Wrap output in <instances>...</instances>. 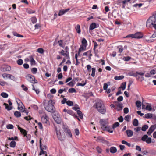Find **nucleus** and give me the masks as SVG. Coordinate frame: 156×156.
Listing matches in <instances>:
<instances>
[{
  "label": "nucleus",
  "mask_w": 156,
  "mask_h": 156,
  "mask_svg": "<svg viewBox=\"0 0 156 156\" xmlns=\"http://www.w3.org/2000/svg\"><path fill=\"white\" fill-rule=\"evenodd\" d=\"M1 95L3 98H7L8 97V95L5 92L2 93Z\"/></svg>",
  "instance_id": "36"
},
{
  "label": "nucleus",
  "mask_w": 156,
  "mask_h": 156,
  "mask_svg": "<svg viewBox=\"0 0 156 156\" xmlns=\"http://www.w3.org/2000/svg\"><path fill=\"white\" fill-rule=\"evenodd\" d=\"M82 45L85 46L87 47V41L86 40L85 38H83L82 39Z\"/></svg>",
  "instance_id": "20"
},
{
  "label": "nucleus",
  "mask_w": 156,
  "mask_h": 156,
  "mask_svg": "<svg viewBox=\"0 0 156 156\" xmlns=\"http://www.w3.org/2000/svg\"><path fill=\"white\" fill-rule=\"evenodd\" d=\"M44 106L45 109L48 112H54L55 111V108L52 103V100L49 101L45 100L44 102Z\"/></svg>",
  "instance_id": "1"
},
{
  "label": "nucleus",
  "mask_w": 156,
  "mask_h": 156,
  "mask_svg": "<svg viewBox=\"0 0 156 156\" xmlns=\"http://www.w3.org/2000/svg\"><path fill=\"white\" fill-rule=\"evenodd\" d=\"M150 73L151 74L154 75L156 73V68L154 69L151 70L150 71Z\"/></svg>",
  "instance_id": "57"
},
{
  "label": "nucleus",
  "mask_w": 156,
  "mask_h": 156,
  "mask_svg": "<svg viewBox=\"0 0 156 156\" xmlns=\"http://www.w3.org/2000/svg\"><path fill=\"white\" fill-rule=\"evenodd\" d=\"M8 102L9 106H11L12 105V103L11 102L10 100H8ZM3 105L5 107V109L9 111L11 110L12 108V107L11 106H9L8 104L6 103H4Z\"/></svg>",
  "instance_id": "9"
},
{
  "label": "nucleus",
  "mask_w": 156,
  "mask_h": 156,
  "mask_svg": "<svg viewBox=\"0 0 156 156\" xmlns=\"http://www.w3.org/2000/svg\"><path fill=\"white\" fill-rule=\"evenodd\" d=\"M16 144V142L13 140L9 144L10 146L11 147L14 148L15 147Z\"/></svg>",
  "instance_id": "25"
},
{
  "label": "nucleus",
  "mask_w": 156,
  "mask_h": 156,
  "mask_svg": "<svg viewBox=\"0 0 156 156\" xmlns=\"http://www.w3.org/2000/svg\"><path fill=\"white\" fill-rule=\"evenodd\" d=\"M87 70L89 72H91V66L90 65H87L86 66Z\"/></svg>",
  "instance_id": "62"
},
{
  "label": "nucleus",
  "mask_w": 156,
  "mask_h": 156,
  "mask_svg": "<svg viewBox=\"0 0 156 156\" xmlns=\"http://www.w3.org/2000/svg\"><path fill=\"white\" fill-rule=\"evenodd\" d=\"M126 132L128 137H131L133 135V132L130 130H127Z\"/></svg>",
  "instance_id": "17"
},
{
  "label": "nucleus",
  "mask_w": 156,
  "mask_h": 156,
  "mask_svg": "<svg viewBox=\"0 0 156 156\" xmlns=\"http://www.w3.org/2000/svg\"><path fill=\"white\" fill-rule=\"evenodd\" d=\"M31 21L33 24H34L37 22V19L35 17H33L31 18Z\"/></svg>",
  "instance_id": "28"
},
{
  "label": "nucleus",
  "mask_w": 156,
  "mask_h": 156,
  "mask_svg": "<svg viewBox=\"0 0 156 156\" xmlns=\"http://www.w3.org/2000/svg\"><path fill=\"white\" fill-rule=\"evenodd\" d=\"M86 47L85 46H84L82 45H81L79 49V52H81L85 50H86Z\"/></svg>",
  "instance_id": "27"
},
{
  "label": "nucleus",
  "mask_w": 156,
  "mask_h": 156,
  "mask_svg": "<svg viewBox=\"0 0 156 156\" xmlns=\"http://www.w3.org/2000/svg\"><path fill=\"white\" fill-rule=\"evenodd\" d=\"M129 75L131 76H133L134 77H136L137 76V72L136 73H130L129 74Z\"/></svg>",
  "instance_id": "60"
},
{
  "label": "nucleus",
  "mask_w": 156,
  "mask_h": 156,
  "mask_svg": "<svg viewBox=\"0 0 156 156\" xmlns=\"http://www.w3.org/2000/svg\"><path fill=\"white\" fill-rule=\"evenodd\" d=\"M138 124L139 123L138 120L136 119H134L133 122V125L134 126H138Z\"/></svg>",
  "instance_id": "22"
},
{
  "label": "nucleus",
  "mask_w": 156,
  "mask_h": 156,
  "mask_svg": "<svg viewBox=\"0 0 156 156\" xmlns=\"http://www.w3.org/2000/svg\"><path fill=\"white\" fill-rule=\"evenodd\" d=\"M13 34L14 36L18 37H23V35H20V34H19L16 32H14L13 33Z\"/></svg>",
  "instance_id": "49"
},
{
  "label": "nucleus",
  "mask_w": 156,
  "mask_h": 156,
  "mask_svg": "<svg viewBox=\"0 0 156 156\" xmlns=\"http://www.w3.org/2000/svg\"><path fill=\"white\" fill-rule=\"evenodd\" d=\"M145 116V117L147 119L151 118L152 117L151 114L149 113L146 114Z\"/></svg>",
  "instance_id": "53"
},
{
  "label": "nucleus",
  "mask_w": 156,
  "mask_h": 156,
  "mask_svg": "<svg viewBox=\"0 0 156 156\" xmlns=\"http://www.w3.org/2000/svg\"><path fill=\"white\" fill-rule=\"evenodd\" d=\"M55 130L58 139L60 141L64 140L65 138V134L64 133L61 134L60 131L58 130L56 128Z\"/></svg>",
  "instance_id": "6"
},
{
  "label": "nucleus",
  "mask_w": 156,
  "mask_h": 156,
  "mask_svg": "<svg viewBox=\"0 0 156 156\" xmlns=\"http://www.w3.org/2000/svg\"><path fill=\"white\" fill-rule=\"evenodd\" d=\"M94 106L95 107V108L98 110V111L102 114H105L106 110L105 107L103 103V102L101 100L98 101Z\"/></svg>",
  "instance_id": "2"
},
{
  "label": "nucleus",
  "mask_w": 156,
  "mask_h": 156,
  "mask_svg": "<svg viewBox=\"0 0 156 156\" xmlns=\"http://www.w3.org/2000/svg\"><path fill=\"white\" fill-rule=\"evenodd\" d=\"M148 126L147 125H144L142 127L141 130L143 131H145L148 129Z\"/></svg>",
  "instance_id": "30"
},
{
  "label": "nucleus",
  "mask_w": 156,
  "mask_h": 156,
  "mask_svg": "<svg viewBox=\"0 0 156 156\" xmlns=\"http://www.w3.org/2000/svg\"><path fill=\"white\" fill-rule=\"evenodd\" d=\"M131 58L129 56L124 57L123 58V59L125 61H128L131 59Z\"/></svg>",
  "instance_id": "55"
},
{
  "label": "nucleus",
  "mask_w": 156,
  "mask_h": 156,
  "mask_svg": "<svg viewBox=\"0 0 156 156\" xmlns=\"http://www.w3.org/2000/svg\"><path fill=\"white\" fill-rule=\"evenodd\" d=\"M5 71H10L11 69V67L10 66H5Z\"/></svg>",
  "instance_id": "64"
},
{
  "label": "nucleus",
  "mask_w": 156,
  "mask_h": 156,
  "mask_svg": "<svg viewBox=\"0 0 156 156\" xmlns=\"http://www.w3.org/2000/svg\"><path fill=\"white\" fill-rule=\"evenodd\" d=\"M13 128L14 126L12 124H9L6 126V128L8 129H12Z\"/></svg>",
  "instance_id": "41"
},
{
  "label": "nucleus",
  "mask_w": 156,
  "mask_h": 156,
  "mask_svg": "<svg viewBox=\"0 0 156 156\" xmlns=\"http://www.w3.org/2000/svg\"><path fill=\"white\" fill-rule=\"evenodd\" d=\"M136 105L138 108L140 107L141 106V102L140 101H136Z\"/></svg>",
  "instance_id": "37"
},
{
  "label": "nucleus",
  "mask_w": 156,
  "mask_h": 156,
  "mask_svg": "<svg viewBox=\"0 0 156 156\" xmlns=\"http://www.w3.org/2000/svg\"><path fill=\"white\" fill-rule=\"evenodd\" d=\"M126 38H129V37H131L132 38H134L135 37L134 36V34H129L127 36H126Z\"/></svg>",
  "instance_id": "56"
},
{
  "label": "nucleus",
  "mask_w": 156,
  "mask_h": 156,
  "mask_svg": "<svg viewBox=\"0 0 156 156\" xmlns=\"http://www.w3.org/2000/svg\"><path fill=\"white\" fill-rule=\"evenodd\" d=\"M53 117L54 120L57 123L60 124L61 123V119L58 115H54L53 116Z\"/></svg>",
  "instance_id": "8"
},
{
  "label": "nucleus",
  "mask_w": 156,
  "mask_h": 156,
  "mask_svg": "<svg viewBox=\"0 0 156 156\" xmlns=\"http://www.w3.org/2000/svg\"><path fill=\"white\" fill-rule=\"evenodd\" d=\"M37 51L41 54L43 53L44 52V50L42 48H39L37 49Z\"/></svg>",
  "instance_id": "43"
},
{
  "label": "nucleus",
  "mask_w": 156,
  "mask_h": 156,
  "mask_svg": "<svg viewBox=\"0 0 156 156\" xmlns=\"http://www.w3.org/2000/svg\"><path fill=\"white\" fill-rule=\"evenodd\" d=\"M105 131H107L108 132L110 133H112L113 132V130L112 129V128L109 127H108V128H107V129Z\"/></svg>",
  "instance_id": "61"
},
{
  "label": "nucleus",
  "mask_w": 156,
  "mask_h": 156,
  "mask_svg": "<svg viewBox=\"0 0 156 156\" xmlns=\"http://www.w3.org/2000/svg\"><path fill=\"white\" fill-rule=\"evenodd\" d=\"M30 59V62L31 63V65H35V64L36 62L34 59L33 57L32 56H30L29 57Z\"/></svg>",
  "instance_id": "18"
},
{
  "label": "nucleus",
  "mask_w": 156,
  "mask_h": 156,
  "mask_svg": "<svg viewBox=\"0 0 156 156\" xmlns=\"http://www.w3.org/2000/svg\"><path fill=\"white\" fill-rule=\"evenodd\" d=\"M126 84V82H123L121 84L120 88H122V90H124L125 89Z\"/></svg>",
  "instance_id": "31"
},
{
  "label": "nucleus",
  "mask_w": 156,
  "mask_h": 156,
  "mask_svg": "<svg viewBox=\"0 0 156 156\" xmlns=\"http://www.w3.org/2000/svg\"><path fill=\"white\" fill-rule=\"evenodd\" d=\"M97 27L96 23H93L90 25L89 29L91 30H92Z\"/></svg>",
  "instance_id": "16"
},
{
  "label": "nucleus",
  "mask_w": 156,
  "mask_h": 156,
  "mask_svg": "<svg viewBox=\"0 0 156 156\" xmlns=\"http://www.w3.org/2000/svg\"><path fill=\"white\" fill-rule=\"evenodd\" d=\"M100 123L101 128L103 131H105L109 127L108 122L104 119H101L100 120Z\"/></svg>",
  "instance_id": "4"
},
{
  "label": "nucleus",
  "mask_w": 156,
  "mask_h": 156,
  "mask_svg": "<svg viewBox=\"0 0 156 156\" xmlns=\"http://www.w3.org/2000/svg\"><path fill=\"white\" fill-rule=\"evenodd\" d=\"M124 78V76L123 75L120 76H115L114 77V79L115 80H120L123 79Z\"/></svg>",
  "instance_id": "26"
},
{
  "label": "nucleus",
  "mask_w": 156,
  "mask_h": 156,
  "mask_svg": "<svg viewBox=\"0 0 156 156\" xmlns=\"http://www.w3.org/2000/svg\"><path fill=\"white\" fill-rule=\"evenodd\" d=\"M151 138L148 137L145 141V142L147 144H150L151 142Z\"/></svg>",
  "instance_id": "54"
},
{
  "label": "nucleus",
  "mask_w": 156,
  "mask_h": 156,
  "mask_svg": "<svg viewBox=\"0 0 156 156\" xmlns=\"http://www.w3.org/2000/svg\"><path fill=\"white\" fill-rule=\"evenodd\" d=\"M14 115L16 117L19 118L21 116L20 112L18 111H16L14 112Z\"/></svg>",
  "instance_id": "21"
},
{
  "label": "nucleus",
  "mask_w": 156,
  "mask_h": 156,
  "mask_svg": "<svg viewBox=\"0 0 156 156\" xmlns=\"http://www.w3.org/2000/svg\"><path fill=\"white\" fill-rule=\"evenodd\" d=\"M70 10V9L68 8L65 10L61 9L59 11L58 16H61L63 15L66 13L68 12Z\"/></svg>",
  "instance_id": "14"
},
{
  "label": "nucleus",
  "mask_w": 156,
  "mask_h": 156,
  "mask_svg": "<svg viewBox=\"0 0 156 156\" xmlns=\"http://www.w3.org/2000/svg\"><path fill=\"white\" fill-rule=\"evenodd\" d=\"M91 51L90 50H89L83 53V56H88L89 55H91Z\"/></svg>",
  "instance_id": "34"
},
{
  "label": "nucleus",
  "mask_w": 156,
  "mask_h": 156,
  "mask_svg": "<svg viewBox=\"0 0 156 156\" xmlns=\"http://www.w3.org/2000/svg\"><path fill=\"white\" fill-rule=\"evenodd\" d=\"M67 113L74 116L75 115L74 112L71 110H68Z\"/></svg>",
  "instance_id": "50"
},
{
  "label": "nucleus",
  "mask_w": 156,
  "mask_h": 156,
  "mask_svg": "<svg viewBox=\"0 0 156 156\" xmlns=\"http://www.w3.org/2000/svg\"><path fill=\"white\" fill-rule=\"evenodd\" d=\"M134 34L135 38L140 39L142 38L143 36L141 32H137Z\"/></svg>",
  "instance_id": "12"
},
{
  "label": "nucleus",
  "mask_w": 156,
  "mask_h": 156,
  "mask_svg": "<svg viewBox=\"0 0 156 156\" xmlns=\"http://www.w3.org/2000/svg\"><path fill=\"white\" fill-rule=\"evenodd\" d=\"M40 148L41 149V151H40V153H39V155H41L42 154H46L47 153L46 151H44L43 150L45 149H46V146H44V147H45V148H43L41 146V140H40Z\"/></svg>",
  "instance_id": "11"
},
{
  "label": "nucleus",
  "mask_w": 156,
  "mask_h": 156,
  "mask_svg": "<svg viewBox=\"0 0 156 156\" xmlns=\"http://www.w3.org/2000/svg\"><path fill=\"white\" fill-rule=\"evenodd\" d=\"M148 137V136L147 135H145L142 137L141 140L144 141H145Z\"/></svg>",
  "instance_id": "47"
},
{
  "label": "nucleus",
  "mask_w": 156,
  "mask_h": 156,
  "mask_svg": "<svg viewBox=\"0 0 156 156\" xmlns=\"http://www.w3.org/2000/svg\"><path fill=\"white\" fill-rule=\"evenodd\" d=\"M122 144H125L128 146L129 147L131 146V144L130 143H128L126 141L123 140L122 141Z\"/></svg>",
  "instance_id": "32"
},
{
  "label": "nucleus",
  "mask_w": 156,
  "mask_h": 156,
  "mask_svg": "<svg viewBox=\"0 0 156 156\" xmlns=\"http://www.w3.org/2000/svg\"><path fill=\"white\" fill-rule=\"evenodd\" d=\"M32 86L33 87V88H32L33 90L36 92V93L37 94H38L40 92V91H39V89H36L35 88L34 86L33 85H32Z\"/></svg>",
  "instance_id": "33"
},
{
  "label": "nucleus",
  "mask_w": 156,
  "mask_h": 156,
  "mask_svg": "<svg viewBox=\"0 0 156 156\" xmlns=\"http://www.w3.org/2000/svg\"><path fill=\"white\" fill-rule=\"evenodd\" d=\"M119 123L118 122H116L112 126V128L114 129L119 126Z\"/></svg>",
  "instance_id": "38"
},
{
  "label": "nucleus",
  "mask_w": 156,
  "mask_h": 156,
  "mask_svg": "<svg viewBox=\"0 0 156 156\" xmlns=\"http://www.w3.org/2000/svg\"><path fill=\"white\" fill-rule=\"evenodd\" d=\"M16 62L18 65H21L23 64V61L22 59H20L18 60Z\"/></svg>",
  "instance_id": "39"
},
{
  "label": "nucleus",
  "mask_w": 156,
  "mask_h": 156,
  "mask_svg": "<svg viewBox=\"0 0 156 156\" xmlns=\"http://www.w3.org/2000/svg\"><path fill=\"white\" fill-rule=\"evenodd\" d=\"M77 113L78 115H79L80 118L81 119H82L83 118V116L82 112L79 110H78L77 111Z\"/></svg>",
  "instance_id": "24"
},
{
  "label": "nucleus",
  "mask_w": 156,
  "mask_h": 156,
  "mask_svg": "<svg viewBox=\"0 0 156 156\" xmlns=\"http://www.w3.org/2000/svg\"><path fill=\"white\" fill-rule=\"evenodd\" d=\"M72 109L76 111L77 109H80V108L77 104H75L74 106L73 107Z\"/></svg>",
  "instance_id": "51"
},
{
  "label": "nucleus",
  "mask_w": 156,
  "mask_h": 156,
  "mask_svg": "<svg viewBox=\"0 0 156 156\" xmlns=\"http://www.w3.org/2000/svg\"><path fill=\"white\" fill-rule=\"evenodd\" d=\"M91 70H92V73L91 74V76H92L94 77L95 76L96 69L95 68H92L91 69Z\"/></svg>",
  "instance_id": "35"
},
{
  "label": "nucleus",
  "mask_w": 156,
  "mask_h": 156,
  "mask_svg": "<svg viewBox=\"0 0 156 156\" xmlns=\"http://www.w3.org/2000/svg\"><path fill=\"white\" fill-rule=\"evenodd\" d=\"M156 11L154 12L153 15L151 16L146 22V26L147 27H151L156 22Z\"/></svg>",
  "instance_id": "3"
},
{
  "label": "nucleus",
  "mask_w": 156,
  "mask_h": 156,
  "mask_svg": "<svg viewBox=\"0 0 156 156\" xmlns=\"http://www.w3.org/2000/svg\"><path fill=\"white\" fill-rule=\"evenodd\" d=\"M67 85L69 86L70 87H73L74 85V83L73 81H71L68 83L66 84Z\"/></svg>",
  "instance_id": "58"
},
{
  "label": "nucleus",
  "mask_w": 156,
  "mask_h": 156,
  "mask_svg": "<svg viewBox=\"0 0 156 156\" xmlns=\"http://www.w3.org/2000/svg\"><path fill=\"white\" fill-rule=\"evenodd\" d=\"M58 44L59 46L62 47H63L62 46L63 40H60L58 41Z\"/></svg>",
  "instance_id": "59"
},
{
  "label": "nucleus",
  "mask_w": 156,
  "mask_h": 156,
  "mask_svg": "<svg viewBox=\"0 0 156 156\" xmlns=\"http://www.w3.org/2000/svg\"><path fill=\"white\" fill-rule=\"evenodd\" d=\"M96 140L98 142L103 143H105L107 142V141L104 139L103 137L101 136L98 137Z\"/></svg>",
  "instance_id": "13"
},
{
  "label": "nucleus",
  "mask_w": 156,
  "mask_h": 156,
  "mask_svg": "<svg viewBox=\"0 0 156 156\" xmlns=\"http://www.w3.org/2000/svg\"><path fill=\"white\" fill-rule=\"evenodd\" d=\"M41 119L43 122L46 124H47L49 122L48 121V117L46 114L44 113V115L42 116Z\"/></svg>",
  "instance_id": "10"
},
{
  "label": "nucleus",
  "mask_w": 156,
  "mask_h": 156,
  "mask_svg": "<svg viewBox=\"0 0 156 156\" xmlns=\"http://www.w3.org/2000/svg\"><path fill=\"white\" fill-rule=\"evenodd\" d=\"M87 80H86L85 82L84 83H77L76 85L77 86H85L87 83Z\"/></svg>",
  "instance_id": "52"
},
{
  "label": "nucleus",
  "mask_w": 156,
  "mask_h": 156,
  "mask_svg": "<svg viewBox=\"0 0 156 156\" xmlns=\"http://www.w3.org/2000/svg\"><path fill=\"white\" fill-rule=\"evenodd\" d=\"M93 42L94 43L93 50L94 51L95 49L97 48V47L98 46V45L97 44V43L94 41H93Z\"/></svg>",
  "instance_id": "42"
},
{
  "label": "nucleus",
  "mask_w": 156,
  "mask_h": 156,
  "mask_svg": "<svg viewBox=\"0 0 156 156\" xmlns=\"http://www.w3.org/2000/svg\"><path fill=\"white\" fill-rule=\"evenodd\" d=\"M156 128V124H155L154 125H152L149 128L153 132Z\"/></svg>",
  "instance_id": "45"
},
{
  "label": "nucleus",
  "mask_w": 156,
  "mask_h": 156,
  "mask_svg": "<svg viewBox=\"0 0 156 156\" xmlns=\"http://www.w3.org/2000/svg\"><path fill=\"white\" fill-rule=\"evenodd\" d=\"M75 29L77 33L78 34H80L81 30L80 29V25L79 24L77 25L75 27Z\"/></svg>",
  "instance_id": "23"
},
{
  "label": "nucleus",
  "mask_w": 156,
  "mask_h": 156,
  "mask_svg": "<svg viewBox=\"0 0 156 156\" xmlns=\"http://www.w3.org/2000/svg\"><path fill=\"white\" fill-rule=\"evenodd\" d=\"M17 127L18 129L20 130L21 133L24 136H26L27 134V131L20 127L19 126H18Z\"/></svg>",
  "instance_id": "15"
},
{
  "label": "nucleus",
  "mask_w": 156,
  "mask_h": 156,
  "mask_svg": "<svg viewBox=\"0 0 156 156\" xmlns=\"http://www.w3.org/2000/svg\"><path fill=\"white\" fill-rule=\"evenodd\" d=\"M18 105V109L19 110H20L22 112H25V108H24L23 107L21 106L20 107V105L18 103H17Z\"/></svg>",
  "instance_id": "29"
},
{
  "label": "nucleus",
  "mask_w": 156,
  "mask_h": 156,
  "mask_svg": "<svg viewBox=\"0 0 156 156\" xmlns=\"http://www.w3.org/2000/svg\"><path fill=\"white\" fill-rule=\"evenodd\" d=\"M26 79L30 83H36L37 81L35 79V77L33 75L31 74H28L26 76Z\"/></svg>",
  "instance_id": "5"
},
{
  "label": "nucleus",
  "mask_w": 156,
  "mask_h": 156,
  "mask_svg": "<svg viewBox=\"0 0 156 156\" xmlns=\"http://www.w3.org/2000/svg\"><path fill=\"white\" fill-rule=\"evenodd\" d=\"M130 116L129 115H127L125 116L124 118L125 120L128 122H129L130 121Z\"/></svg>",
  "instance_id": "48"
},
{
  "label": "nucleus",
  "mask_w": 156,
  "mask_h": 156,
  "mask_svg": "<svg viewBox=\"0 0 156 156\" xmlns=\"http://www.w3.org/2000/svg\"><path fill=\"white\" fill-rule=\"evenodd\" d=\"M115 106H116V108L115 109H116L118 111L121 110L123 107V104L119 102L118 101H115Z\"/></svg>",
  "instance_id": "7"
},
{
  "label": "nucleus",
  "mask_w": 156,
  "mask_h": 156,
  "mask_svg": "<svg viewBox=\"0 0 156 156\" xmlns=\"http://www.w3.org/2000/svg\"><path fill=\"white\" fill-rule=\"evenodd\" d=\"M68 91L70 93H73L74 92H76V90L73 88H71L69 89Z\"/></svg>",
  "instance_id": "46"
},
{
  "label": "nucleus",
  "mask_w": 156,
  "mask_h": 156,
  "mask_svg": "<svg viewBox=\"0 0 156 156\" xmlns=\"http://www.w3.org/2000/svg\"><path fill=\"white\" fill-rule=\"evenodd\" d=\"M66 104L67 105L69 106H72L73 105V102L70 100H68L66 102Z\"/></svg>",
  "instance_id": "40"
},
{
  "label": "nucleus",
  "mask_w": 156,
  "mask_h": 156,
  "mask_svg": "<svg viewBox=\"0 0 156 156\" xmlns=\"http://www.w3.org/2000/svg\"><path fill=\"white\" fill-rule=\"evenodd\" d=\"M31 71L33 74H35L37 73V69L36 68H33L31 69Z\"/></svg>",
  "instance_id": "44"
},
{
  "label": "nucleus",
  "mask_w": 156,
  "mask_h": 156,
  "mask_svg": "<svg viewBox=\"0 0 156 156\" xmlns=\"http://www.w3.org/2000/svg\"><path fill=\"white\" fill-rule=\"evenodd\" d=\"M110 151L111 153L114 154L115 153L117 152V150L115 147H112L110 149Z\"/></svg>",
  "instance_id": "19"
},
{
  "label": "nucleus",
  "mask_w": 156,
  "mask_h": 156,
  "mask_svg": "<svg viewBox=\"0 0 156 156\" xmlns=\"http://www.w3.org/2000/svg\"><path fill=\"white\" fill-rule=\"evenodd\" d=\"M123 100V98L122 96H120L117 98V101L119 102L122 101Z\"/></svg>",
  "instance_id": "63"
}]
</instances>
